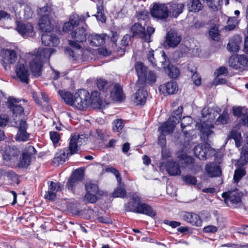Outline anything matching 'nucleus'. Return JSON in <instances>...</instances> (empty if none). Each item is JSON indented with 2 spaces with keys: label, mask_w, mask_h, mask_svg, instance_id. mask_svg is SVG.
Returning <instances> with one entry per match:
<instances>
[{
  "label": "nucleus",
  "mask_w": 248,
  "mask_h": 248,
  "mask_svg": "<svg viewBox=\"0 0 248 248\" xmlns=\"http://www.w3.org/2000/svg\"><path fill=\"white\" fill-rule=\"evenodd\" d=\"M54 51V49L53 48L46 47L39 48L34 51L29 63L31 70L33 76L38 77L41 75L43 62L47 60Z\"/></svg>",
  "instance_id": "nucleus-1"
},
{
  "label": "nucleus",
  "mask_w": 248,
  "mask_h": 248,
  "mask_svg": "<svg viewBox=\"0 0 248 248\" xmlns=\"http://www.w3.org/2000/svg\"><path fill=\"white\" fill-rule=\"evenodd\" d=\"M135 69L138 76V80L136 83V88H145L147 85L153 84L156 81V74L149 70L143 63H137Z\"/></svg>",
  "instance_id": "nucleus-2"
},
{
  "label": "nucleus",
  "mask_w": 248,
  "mask_h": 248,
  "mask_svg": "<svg viewBox=\"0 0 248 248\" xmlns=\"http://www.w3.org/2000/svg\"><path fill=\"white\" fill-rule=\"evenodd\" d=\"M208 111L209 109L207 108H203L202 111V117L201 120V123L197 124L198 129L202 133L201 138L205 141H207L214 135V132L211 130L214 127L211 123L213 119L210 118V114L208 112Z\"/></svg>",
  "instance_id": "nucleus-3"
},
{
  "label": "nucleus",
  "mask_w": 248,
  "mask_h": 248,
  "mask_svg": "<svg viewBox=\"0 0 248 248\" xmlns=\"http://www.w3.org/2000/svg\"><path fill=\"white\" fill-rule=\"evenodd\" d=\"M38 13L40 14H45L43 15L39 20L38 25L40 30L44 32H51L53 30V26L51 23L50 19L52 18V11L50 8L44 7L39 9Z\"/></svg>",
  "instance_id": "nucleus-4"
},
{
  "label": "nucleus",
  "mask_w": 248,
  "mask_h": 248,
  "mask_svg": "<svg viewBox=\"0 0 248 248\" xmlns=\"http://www.w3.org/2000/svg\"><path fill=\"white\" fill-rule=\"evenodd\" d=\"M87 193L83 198L86 202L94 203L103 195L97 184L92 182H87L85 185Z\"/></svg>",
  "instance_id": "nucleus-5"
},
{
  "label": "nucleus",
  "mask_w": 248,
  "mask_h": 248,
  "mask_svg": "<svg viewBox=\"0 0 248 248\" xmlns=\"http://www.w3.org/2000/svg\"><path fill=\"white\" fill-rule=\"evenodd\" d=\"M87 139V138L85 135H79L77 133L72 134L70 138L68 149L70 155H72L77 153L79 150L80 146L85 142Z\"/></svg>",
  "instance_id": "nucleus-6"
},
{
  "label": "nucleus",
  "mask_w": 248,
  "mask_h": 248,
  "mask_svg": "<svg viewBox=\"0 0 248 248\" xmlns=\"http://www.w3.org/2000/svg\"><path fill=\"white\" fill-rule=\"evenodd\" d=\"M1 57V64L6 71H10L11 65L17 60V54L14 50L1 49L0 53Z\"/></svg>",
  "instance_id": "nucleus-7"
},
{
  "label": "nucleus",
  "mask_w": 248,
  "mask_h": 248,
  "mask_svg": "<svg viewBox=\"0 0 248 248\" xmlns=\"http://www.w3.org/2000/svg\"><path fill=\"white\" fill-rule=\"evenodd\" d=\"M89 93L84 90H79L74 95L73 106L79 110H83L89 106L88 99Z\"/></svg>",
  "instance_id": "nucleus-8"
},
{
  "label": "nucleus",
  "mask_w": 248,
  "mask_h": 248,
  "mask_svg": "<svg viewBox=\"0 0 248 248\" xmlns=\"http://www.w3.org/2000/svg\"><path fill=\"white\" fill-rule=\"evenodd\" d=\"M13 125L17 128L18 131L16 137L17 141H26L29 139V134L27 132L28 124L24 120L14 119Z\"/></svg>",
  "instance_id": "nucleus-9"
},
{
  "label": "nucleus",
  "mask_w": 248,
  "mask_h": 248,
  "mask_svg": "<svg viewBox=\"0 0 248 248\" xmlns=\"http://www.w3.org/2000/svg\"><path fill=\"white\" fill-rule=\"evenodd\" d=\"M36 150L32 146H29L24 151L20 157L17 166L19 168H26L30 165Z\"/></svg>",
  "instance_id": "nucleus-10"
},
{
  "label": "nucleus",
  "mask_w": 248,
  "mask_h": 248,
  "mask_svg": "<svg viewBox=\"0 0 248 248\" xmlns=\"http://www.w3.org/2000/svg\"><path fill=\"white\" fill-rule=\"evenodd\" d=\"M151 14L153 17L158 19H165L169 16V7L165 4H155Z\"/></svg>",
  "instance_id": "nucleus-11"
},
{
  "label": "nucleus",
  "mask_w": 248,
  "mask_h": 248,
  "mask_svg": "<svg viewBox=\"0 0 248 248\" xmlns=\"http://www.w3.org/2000/svg\"><path fill=\"white\" fill-rule=\"evenodd\" d=\"M17 78L21 82L28 83L30 72L28 66L24 63L19 61L15 67Z\"/></svg>",
  "instance_id": "nucleus-12"
},
{
  "label": "nucleus",
  "mask_w": 248,
  "mask_h": 248,
  "mask_svg": "<svg viewBox=\"0 0 248 248\" xmlns=\"http://www.w3.org/2000/svg\"><path fill=\"white\" fill-rule=\"evenodd\" d=\"M222 196L227 204L228 205L229 203L232 204H237L241 202L242 194L236 189L234 190L224 192Z\"/></svg>",
  "instance_id": "nucleus-13"
},
{
  "label": "nucleus",
  "mask_w": 248,
  "mask_h": 248,
  "mask_svg": "<svg viewBox=\"0 0 248 248\" xmlns=\"http://www.w3.org/2000/svg\"><path fill=\"white\" fill-rule=\"evenodd\" d=\"M181 35L176 30L171 29L167 33L166 43L169 47L174 48L181 42Z\"/></svg>",
  "instance_id": "nucleus-14"
},
{
  "label": "nucleus",
  "mask_w": 248,
  "mask_h": 248,
  "mask_svg": "<svg viewBox=\"0 0 248 248\" xmlns=\"http://www.w3.org/2000/svg\"><path fill=\"white\" fill-rule=\"evenodd\" d=\"M164 61L161 62L162 67L166 69V72L168 73L169 76L172 78H176L179 75V70L176 67L170 65V62L166 59V56L164 51H162L161 55Z\"/></svg>",
  "instance_id": "nucleus-15"
},
{
  "label": "nucleus",
  "mask_w": 248,
  "mask_h": 248,
  "mask_svg": "<svg viewBox=\"0 0 248 248\" xmlns=\"http://www.w3.org/2000/svg\"><path fill=\"white\" fill-rule=\"evenodd\" d=\"M47 183L48 189L45 198L50 201H54L56 197V193L61 191L63 186L60 183H54L53 181H48Z\"/></svg>",
  "instance_id": "nucleus-16"
},
{
  "label": "nucleus",
  "mask_w": 248,
  "mask_h": 248,
  "mask_svg": "<svg viewBox=\"0 0 248 248\" xmlns=\"http://www.w3.org/2000/svg\"><path fill=\"white\" fill-rule=\"evenodd\" d=\"M16 29L24 37H32L35 34L33 31V27L30 23H23L20 22H17Z\"/></svg>",
  "instance_id": "nucleus-17"
},
{
  "label": "nucleus",
  "mask_w": 248,
  "mask_h": 248,
  "mask_svg": "<svg viewBox=\"0 0 248 248\" xmlns=\"http://www.w3.org/2000/svg\"><path fill=\"white\" fill-rule=\"evenodd\" d=\"M84 17H80L78 14H73L70 17L69 21L65 23L63 27V31L68 32L74 30L78 25L79 22L84 21Z\"/></svg>",
  "instance_id": "nucleus-18"
},
{
  "label": "nucleus",
  "mask_w": 248,
  "mask_h": 248,
  "mask_svg": "<svg viewBox=\"0 0 248 248\" xmlns=\"http://www.w3.org/2000/svg\"><path fill=\"white\" fill-rule=\"evenodd\" d=\"M212 151V149L208 144L198 145L194 148L195 156L201 160L206 159L208 153Z\"/></svg>",
  "instance_id": "nucleus-19"
},
{
  "label": "nucleus",
  "mask_w": 248,
  "mask_h": 248,
  "mask_svg": "<svg viewBox=\"0 0 248 248\" xmlns=\"http://www.w3.org/2000/svg\"><path fill=\"white\" fill-rule=\"evenodd\" d=\"M109 37L105 33L103 34H92L88 36V40L89 44L95 46H99L104 45L106 40L108 39Z\"/></svg>",
  "instance_id": "nucleus-20"
},
{
  "label": "nucleus",
  "mask_w": 248,
  "mask_h": 248,
  "mask_svg": "<svg viewBox=\"0 0 248 248\" xmlns=\"http://www.w3.org/2000/svg\"><path fill=\"white\" fill-rule=\"evenodd\" d=\"M41 40L42 44L46 46H56L59 43L56 35L50 32H44L42 35Z\"/></svg>",
  "instance_id": "nucleus-21"
},
{
  "label": "nucleus",
  "mask_w": 248,
  "mask_h": 248,
  "mask_svg": "<svg viewBox=\"0 0 248 248\" xmlns=\"http://www.w3.org/2000/svg\"><path fill=\"white\" fill-rule=\"evenodd\" d=\"M89 106L92 108H100L102 104V99L100 97V93L97 91H92L88 99Z\"/></svg>",
  "instance_id": "nucleus-22"
},
{
  "label": "nucleus",
  "mask_w": 248,
  "mask_h": 248,
  "mask_svg": "<svg viewBox=\"0 0 248 248\" xmlns=\"http://www.w3.org/2000/svg\"><path fill=\"white\" fill-rule=\"evenodd\" d=\"M20 102L15 98H10L8 100L9 108L16 116L22 114L24 111Z\"/></svg>",
  "instance_id": "nucleus-23"
},
{
  "label": "nucleus",
  "mask_w": 248,
  "mask_h": 248,
  "mask_svg": "<svg viewBox=\"0 0 248 248\" xmlns=\"http://www.w3.org/2000/svg\"><path fill=\"white\" fill-rule=\"evenodd\" d=\"M183 218L193 226L197 227L202 226V220L200 216L195 213L185 212L183 216Z\"/></svg>",
  "instance_id": "nucleus-24"
},
{
  "label": "nucleus",
  "mask_w": 248,
  "mask_h": 248,
  "mask_svg": "<svg viewBox=\"0 0 248 248\" xmlns=\"http://www.w3.org/2000/svg\"><path fill=\"white\" fill-rule=\"evenodd\" d=\"M159 89L164 94L169 95L176 93L178 87L175 82L170 81L160 85Z\"/></svg>",
  "instance_id": "nucleus-25"
},
{
  "label": "nucleus",
  "mask_w": 248,
  "mask_h": 248,
  "mask_svg": "<svg viewBox=\"0 0 248 248\" xmlns=\"http://www.w3.org/2000/svg\"><path fill=\"white\" fill-rule=\"evenodd\" d=\"M167 5L169 7V13L174 17H177L182 13L185 8V5L182 3L170 2Z\"/></svg>",
  "instance_id": "nucleus-26"
},
{
  "label": "nucleus",
  "mask_w": 248,
  "mask_h": 248,
  "mask_svg": "<svg viewBox=\"0 0 248 248\" xmlns=\"http://www.w3.org/2000/svg\"><path fill=\"white\" fill-rule=\"evenodd\" d=\"M19 152L15 146H8L3 154V159L6 161L14 160L18 156Z\"/></svg>",
  "instance_id": "nucleus-27"
},
{
  "label": "nucleus",
  "mask_w": 248,
  "mask_h": 248,
  "mask_svg": "<svg viewBox=\"0 0 248 248\" xmlns=\"http://www.w3.org/2000/svg\"><path fill=\"white\" fill-rule=\"evenodd\" d=\"M178 123L179 121H175L173 118H169L167 122L162 124L159 127L158 130L160 133L170 134L173 132L175 125Z\"/></svg>",
  "instance_id": "nucleus-28"
},
{
  "label": "nucleus",
  "mask_w": 248,
  "mask_h": 248,
  "mask_svg": "<svg viewBox=\"0 0 248 248\" xmlns=\"http://www.w3.org/2000/svg\"><path fill=\"white\" fill-rule=\"evenodd\" d=\"M83 175L84 173L82 170L79 169L75 170L73 172L71 178L67 182L68 189H72L74 186L83 179Z\"/></svg>",
  "instance_id": "nucleus-29"
},
{
  "label": "nucleus",
  "mask_w": 248,
  "mask_h": 248,
  "mask_svg": "<svg viewBox=\"0 0 248 248\" xmlns=\"http://www.w3.org/2000/svg\"><path fill=\"white\" fill-rule=\"evenodd\" d=\"M110 97L113 100L122 101L124 98L122 87L119 84H115L110 91Z\"/></svg>",
  "instance_id": "nucleus-30"
},
{
  "label": "nucleus",
  "mask_w": 248,
  "mask_h": 248,
  "mask_svg": "<svg viewBox=\"0 0 248 248\" xmlns=\"http://www.w3.org/2000/svg\"><path fill=\"white\" fill-rule=\"evenodd\" d=\"M71 31V35L74 40L78 42H82L86 40V31L85 28L79 27Z\"/></svg>",
  "instance_id": "nucleus-31"
},
{
  "label": "nucleus",
  "mask_w": 248,
  "mask_h": 248,
  "mask_svg": "<svg viewBox=\"0 0 248 248\" xmlns=\"http://www.w3.org/2000/svg\"><path fill=\"white\" fill-rule=\"evenodd\" d=\"M140 204V198L136 194L133 195L132 201L125 205V208L128 211L138 213Z\"/></svg>",
  "instance_id": "nucleus-32"
},
{
  "label": "nucleus",
  "mask_w": 248,
  "mask_h": 248,
  "mask_svg": "<svg viewBox=\"0 0 248 248\" xmlns=\"http://www.w3.org/2000/svg\"><path fill=\"white\" fill-rule=\"evenodd\" d=\"M137 92L134 95V103L136 105H142L145 103L147 95V91L144 88H137Z\"/></svg>",
  "instance_id": "nucleus-33"
},
{
  "label": "nucleus",
  "mask_w": 248,
  "mask_h": 248,
  "mask_svg": "<svg viewBox=\"0 0 248 248\" xmlns=\"http://www.w3.org/2000/svg\"><path fill=\"white\" fill-rule=\"evenodd\" d=\"M242 42L241 38L236 35L231 38L227 45L229 51L233 53L237 52L240 49V45Z\"/></svg>",
  "instance_id": "nucleus-34"
},
{
  "label": "nucleus",
  "mask_w": 248,
  "mask_h": 248,
  "mask_svg": "<svg viewBox=\"0 0 248 248\" xmlns=\"http://www.w3.org/2000/svg\"><path fill=\"white\" fill-rule=\"evenodd\" d=\"M166 169L168 173L171 176L180 175L181 173L179 164L174 161H168L166 164Z\"/></svg>",
  "instance_id": "nucleus-35"
},
{
  "label": "nucleus",
  "mask_w": 248,
  "mask_h": 248,
  "mask_svg": "<svg viewBox=\"0 0 248 248\" xmlns=\"http://www.w3.org/2000/svg\"><path fill=\"white\" fill-rule=\"evenodd\" d=\"M206 172L211 177H217L221 173L220 168L218 165L215 163L208 164L205 168Z\"/></svg>",
  "instance_id": "nucleus-36"
},
{
  "label": "nucleus",
  "mask_w": 248,
  "mask_h": 248,
  "mask_svg": "<svg viewBox=\"0 0 248 248\" xmlns=\"http://www.w3.org/2000/svg\"><path fill=\"white\" fill-rule=\"evenodd\" d=\"M132 37L138 36L143 39L145 36V28L140 23H135L130 28Z\"/></svg>",
  "instance_id": "nucleus-37"
},
{
  "label": "nucleus",
  "mask_w": 248,
  "mask_h": 248,
  "mask_svg": "<svg viewBox=\"0 0 248 248\" xmlns=\"http://www.w3.org/2000/svg\"><path fill=\"white\" fill-rule=\"evenodd\" d=\"M138 213L145 214L152 217L155 216V212L150 205L141 202Z\"/></svg>",
  "instance_id": "nucleus-38"
},
{
  "label": "nucleus",
  "mask_w": 248,
  "mask_h": 248,
  "mask_svg": "<svg viewBox=\"0 0 248 248\" xmlns=\"http://www.w3.org/2000/svg\"><path fill=\"white\" fill-rule=\"evenodd\" d=\"M69 155H70L69 150L67 149H64L56 154L53 161L59 164H62Z\"/></svg>",
  "instance_id": "nucleus-39"
},
{
  "label": "nucleus",
  "mask_w": 248,
  "mask_h": 248,
  "mask_svg": "<svg viewBox=\"0 0 248 248\" xmlns=\"http://www.w3.org/2000/svg\"><path fill=\"white\" fill-rule=\"evenodd\" d=\"M59 93L62 99L67 104L73 106L74 96H73L71 93L65 90H60Z\"/></svg>",
  "instance_id": "nucleus-40"
},
{
  "label": "nucleus",
  "mask_w": 248,
  "mask_h": 248,
  "mask_svg": "<svg viewBox=\"0 0 248 248\" xmlns=\"http://www.w3.org/2000/svg\"><path fill=\"white\" fill-rule=\"evenodd\" d=\"M187 8L190 12H197L202 8V5L200 0H190L187 4Z\"/></svg>",
  "instance_id": "nucleus-41"
},
{
  "label": "nucleus",
  "mask_w": 248,
  "mask_h": 248,
  "mask_svg": "<svg viewBox=\"0 0 248 248\" xmlns=\"http://www.w3.org/2000/svg\"><path fill=\"white\" fill-rule=\"evenodd\" d=\"M96 84L99 90L103 92H107L111 87V84L104 78H100L97 79Z\"/></svg>",
  "instance_id": "nucleus-42"
},
{
  "label": "nucleus",
  "mask_w": 248,
  "mask_h": 248,
  "mask_svg": "<svg viewBox=\"0 0 248 248\" xmlns=\"http://www.w3.org/2000/svg\"><path fill=\"white\" fill-rule=\"evenodd\" d=\"M229 114L227 111L224 110L221 115L217 118L215 124L217 125L226 124L229 123Z\"/></svg>",
  "instance_id": "nucleus-43"
},
{
  "label": "nucleus",
  "mask_w": 248,
  "mask_h": 248,
  "mask_svg": "<svg viewBox=\"0 0 248 248\" xmlns=\"http://www.w3.org/2000/svg\"><path fill=\"white\" fill-rule=\"evenodd\" d=\"M119 184V186L112 193L113 197L114 198H124L126 195V190L124 187V186L122 185V183L120 184Z\"/></svg>",
  "instance_id": "nucleus-44"
},
{
  "label": "nucleus",
  "mask_w": 248,
  "mask_h": 248,
  "mask_svg": "<svg viewBox=\"0 0 248 248\" xmlns=\"http://www.w3.org/2000/svg\"><path fill=\"white\" fill-rule=\"evenodd\" d=\"M245 170L242 167H239L234 171L233 180L235 183H238L246 175Z\"/></svg>",
  "instance_id": "nucleus-45"
},
{
  "label": "nucleus",
  "mask_w": 248,
  "mask_h": 248,
  "mask_svg": "<svg viewBox=\"0 0 248 248\" xmlns=\"http://www.w3.org/2000/svg\"><path fill=\"white\" fill-rule=\"evenodd\" d=\"M208 7L213 11L217 10L222 3V0H211L206 2Z\"/></svg>",
  "instance_id": "nucleus-46"
},
{
  "label": "nucleus",
  "mask_w": 248,
  "mask_h": 248,
  "mask_svg": "<svg viewBox=\"0 0 248 248\" xmlns=\"http://www.w3.org/2000/svg\"><path fill=\"white\" fill-rule=\"evenodd\" d=\"M248 160V153L246 151H242L241 155L237 162V165L239 167H242L246 165Z\"/></svg>",
  "instance_id": "nucleus-47"
},
{
  "label": "nucleus",
  "mask_w": 248,
  "mask_h": 248,
  "mask_svg": "<svg viewBox=\"0 0 248 248\" xmlns=\"http://www.w3.org/2000/svg\"><path fill=\"white\" fill-rule=\"evenodd\" d=\"M182 179L187 185H195L197 182L196 178L191 175H186L182 177Z\"/></svg>",
  "instance_id": "nucleus-48"
},
{
  "label": "nucleus",
  "mask_w": 248,
  "mask_h": 248,
  "mask_svg": "<svg viewBox=\"0 0 248 248\" xmlns=\"http://www.w3.org/2000/svg\"><path fill=\"white\" fill-rule=\"evenodd\" d=\"M227 25L225 27L226 30L231 31L233 30L237 24V20L236 17H229L227 22Z\"/></svg>",
  "instance_id": "nucleus-49"
},
{
  "label": "nucleus",
  "mask_w": 248,
  "mask_h": 248,
  "mask_svg": "<svg viewBox=\"0 0 248 248\" xmlns=\"http://www.w3.org/2000/svg\"><path fill=\"white\" fill-rule=\"evenodd\" d=\"M239 69L248 68V58L245 55L238 56Z\"/></svg>",
  "instance_id": "nucleus-50"
},
{
  "label": "nucleus",
  "mask_w": 248,
  "mask_h": 248,
  "mask_svg": "<svg viewBox=\"0 0 248 248\" xmlns=\"http://www.w3.org/2000/svg\"><path fill=\"white\" fill-rule=\"evenodd\" d=\"M229 64L231 67L235 69H239L238 56L231 57L229 60Z\"/></svg>",
  "instance_id": "nucleus-51"
},
{
  "label": "nucleus",
  "mask_w": 248,
  "mask_h": 248,
  "mask_svg": "<svg viewBox=\"0 0 248 248\" xmlns=\"http://www.w3.org/2000/svg\"><path fill=\"white\" fill-rule=\"evenodd\" d=\"M4 176H6L9 180L11 181V183H15L18 182V177L16 174L12 170L5 171L4 173Z\"/></svg>",
  "instance_id": "nucleus-52"
},
{
  "label": "nucleus",
  "mask_w": 248,
  "mask_h": 248,
  "mask_svg": "<svg viewBox=\"0 0 248 248\" xmlns=\"http://www.w3.org/2000/svg\"><path fill=\"white\" fill-rule=\"evenodd\" d=\"M105 170L107 172H111L112 173H113L116 177L118 183H119L120 184L121 183L122 178L121 177V175L119 171L117 169H116L114 168H113L112 167L108 166L106 168Z\"/></svg>",
  "instance_id": "nucleus-53"
},
{
  "label": "nucleus",
  "mask_w": 248,
  "mask_h": 248,
  "mask_svg": "<svg viewBox=\"0 0 248 248\" xmlns=\"http://www.w3.org/2000/svg\"><path fill=\"white\" fill-rule=\"evenodd\" d=\"M123 127V121L122 119L115 120L113 123V130L114 132H119Z\"/></svg>",
  "instance_id": "nucleus-54"
},
{
  "label": "nucleus",
  "mask_w": 248,
  "mask_h": 248,
  "mask_svg": "<svg viewBox=\"0 0 248 248\" xmlns=\"http://www.w3.org/2000/svg\"><path fill=\"white\" fill-rule=\"evenodd\" d=\"M248 110V109H246L245 108H243L241 107L233 108V114L235 116L240 117L241 118H243L244 115L245 114V113H246Z\"/></svg>",
  "instance_id": "nucleus-55"
},
{
  "label": "nucleus",
  "mask_w": 248,
  "mask_h": 248,
  "mask_svg": "<svg viewBox=\"0 0 248 248\" xmlns=\"http://www.w3.org/2000/svg\"><path fill=\"white\" fill-rule=\"evenodd\" d=\"M192 119L189 116L184 117L181 121V127L183 131L191 124Z\"/></svg>",
  "instance_id": "nucleus-56"
},
{
  "label": "nucleus",
  "mask_w": 248,
  "mask_h": 248,
  "mask_svg": "<svg viewBox=\"0 0 248 248\" xmlns=\"http://www.w3.org/2000/svg\"><path fill=\"white\" fill-rule=\"evenodd\" d=\"M155 31V29L151 26H148L147 28L146 32L145 31V36L143 37V40L147 42H150L151 35Z\"/></svg>",
  "instance_id": "nucleus-57"
},
{
  "label": "nucleus",
  "mask_w": 248,
  "mask_h": 248,
  "mask_svg": "<svg viewBox=\"0 0 248 248\" xmlns=\"http://www.w3.org/2000/svg\"><path fill=\"white\" fill-rule=\"evenodd\" d=\"M183 109V108L182 106H181L179 107L177 109L173 112L172 117L170 118H173L175 121H179L178 119H180Z\"/></svg>",
  "instance_id": "nucleus-58"
},
{
  "label": "nucleus",
  "mask_w": 248,
  "mask_h": 248,
  "mask_svg": "<svg viewBox=\"0 0 248 248\" xmlns=\"http://www.w3.org/2000/svg\"><path fill=\"white\" fill-rule=\"evenodd\" d=\"M210 37L214 40H218L219 38V33L217 28L214 27L209 32Z\"/></svg>",
  "instance_id": "nucleus-59"
},
{
  "label": "nucleus",
  "mask_w": 248,
  "mask_h": 248,
  "mask_svg": "<svg viewBox=\"0 0 248 248\" xmlns=\"http://www.w3.org/2000/svg\"><path fill=\"white\" fill-rule=\"evenodd\" d=\"M102 7L99 6L97 7V12L95 16L97 20L101 21L102 22H104L106 20V16L102 12Z\"/></svg>",
  "instance_id": "nucleus-60"
},
{
  "label": "nucleus",
  "mask_w": 248,
  "mask_h": 248,
  "mask_svg": "<svg viewBox=\"0 0 248 248\" xmlns=\"http://www.w3.org/2000/svg\"><path fill=\"white\" fill-rule=\"evenodd\" d=\"M147 58L149 62H150L154 66L157 65V63L156 62V61L155 58L154 50H151L149 52L147 55Z\"/></svg>",
  "instance_id": "nucleus-61"
},
{
  "label": "nucleus",
  "mask_w": 248,
  "mask_h": 248,
  "mask_svg": "<svg viewBox=\"0 0 248 248\" xmlns=\"http://www.w3.org/2000/svg\"><path fill=\"white\" fill-rule=\"evenodd\" d=\"M193 83L196 86H199L201 84V76L196 72L194 73L191 77Z\"/></svg>",
  "instance_id": "nucleus-62"
},
{
  "label": "nucleus",
  "mask_w": 248,
  "mask_h": 248,
  "mask_svg": "<svg viewBox=\"0 0 248 248\" xmlns=\"http://www.w3.org/2000/svg\"><path fill=\"white\" fill-rule=\"evenodd\" d=\"M50 137L53 143L55 144L58 142L60 140V135L57 132H50Z\"/></svg>",
  "instance_id": "nucleus-63"
},
{
  "label": "nucleus",
  "mask_w": 248,
  "mask_h": 248,
  "mask_svg": "<svg viewBox=\"0 0 248 248\" xmlns=\"http://www.w3.org/2000/svg\"><path fill=\"white\" fill-rule=\"evenodd\" d=\"M165 134L163 133H160V135L159 136L158 138V143L162 147H164L166 145V137Z\"/></svg>",
  "instance_id": "nucleus-64"
}]
</instances>
